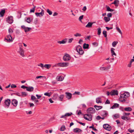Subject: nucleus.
I'll return each mask as SVG.
<instances>
[{"label":"nucleus","instance_id":"25","mask_svg":"<svg viewBox=\"0 0 134 134\" xmlns=\"http://www.w3.org/2000/svg\"><path fill=\"white\" fill-rule=\"evenodd\" d=\"M119 105L117 103H115L111 107V108L114 109L118 107Z\"/></svg>","mask_w":134,"mask_h":134},{"label":"nucleus","instance_id":"6","mask_svg":"<svg viewBox=\"0 0 134 134\" xmlns=\"http://www.w3.org/2000/svg\"><path fill=\"white\" fill-rule=\"evenodd\" d=\"M87 113L89 114L94 113L95 112V110L94 108H90L87 110Z\"/></svg>","mask_w":134,"mask_h":134},{"label":"nucleus","instance_id":"56","mask_svg":"<svg viewBox=\"0 0 134 134\" xmlns=\"http://www.w3.org/2000/svg\"><path fill=\"white\" fill-rule=\"evenodd\" d=\"M77 111H76V112L77 113V115H80L82 114V112L81 110H79L78 112H77Z\"/></svg>","mask_w":134,"mask_h":134},{"label":"nucleus","instance_id":"35","mask_svg":"<svg viewBox=\"0 0 134 134\" xmlns=\"http://www.w3.org/2000/svg\"><path fill=\"white\" fill-rule=\"evenodd\" d=\"M119 116L118 114H115L113 116V117L114 119H116L119 118Z\"/></svg>","mask_w":134,"mask_h":134},{"label":"nucleus","instance_id":"61","mask_svg":"<svg viewBox=\"0 0 134 134\" xmlns=\"http://www.w3.org/2000/svg\"><path fill=\"white\" fill-rule=\"evenodd\" d=\"M38 66H41V67L43 68L44 67L43 64L42 63H40V64L38 65Z\"/></svg>","mask_w":134,"mask_h":134},{"label":"nucleus","instance_id":"8","mask_svg":"<svg viewBox=\"0 0 134 134\" xmlns=\"http://www.w3.org/2000/svg\"><path fill=\"white\" fill-rule=\"evenodd\" d=\"M103 127L104 129L108 131H110L111 129V127L107 124H104Z\"/></svg>","mask_w":134,"mask_h":134},{"label":"nucleus","instance_id":"48","mask_svg":"<svg viewBox=\"0 0 134 134\" xmlns=\"http://www.w3.org/2000/svg\"><path fill=\"white\" fill-rule=\"evenodd\" d=\"M47 12L49 14V15H51L52 13V12L49 10V9H47Z\"/></svg>","mask_w":134,"mask_h":134},{"label":"nucleus","instance_id":"37","mask_svg":"<svg viewBox=\"0 0 134 134\" xmlns=\"http://www.w3.org/2000/svg\"><path fill=\"white\" fill-rule=\"evenodd\" d=\"M51 66V65L50 64H46L44 65V67L45 68H47L48 69H49L50 68Z\"/></svg>","mask_w":134,"mask_h":134},{"label":"nucleus","instance_id":"52","mask_svg":"<svg viewBox=\"0 0 134 134\" xmlns=\"http://www.w3.org/2000/svg\"><path fill=\"white\" fill-rule=\"evenodd\" d=\"M66 114L67 117L70 116L72 114V113L71 112L70 113H66Z\"/></svg>","mask_w":134,"mask_h":134},{"label":"nucleus","instance_id":"34","mask_svg":"<svg viewBox=\"0 0 134 134\" xmlns=\"http://www.w3.org/2000/svg\"><path fill=\"white\" fill-rule=\"evenodd\" d=\"M104 20L105 22H107L110 20V18H109L105 16L104 18Z\"/></svg>","mask_w":134,"mask_h":134},{"label":"nucleus","instance_id":"60","mask_svg":"<svg viewBox=\"0 0 134 134\" xmlns=\"http://www.w3.org/2000/svg\"><path fill=\"white\" fill-rule=\"evenodd\" d=\"M92 44L93 45L95 46H97L98 45V43L96 42L93 43Z\"/></svg>","mask_w":134,"mask_h":134},{"label":"nucleus","instance_id":"12","mask_svg":"<svg viewBox=\"0 0 134 134\" xmlns=\"http://www.w3.org/2000/svg\"><path fill=\"white\" fill-rule=\"evenodd\" d=\"M22 28L24 29L25 32H28L32 29L31 28L29 27H26L24 25H22L21 26Z\"/></svg>","mask_w":134,"mask_h":134},{"label":"nucleus","instance_id":"16","mask_svg":"<svg viewBox=\"0 0 134 134\" xmlns=\"http://www.w3.org/2000/svg\"><path fill=\"white\" fill-rule=\"evenodd\" d=\"M5 40H7L8 41L10 42L12 41V38L10 35H8L5 38Z\"/></svg>","mask_w":134,"mask_h":134},{"label":"nucleus","instance_id":"45","mask_svg":"<svg viewBox=\"0 0 134 134\" xmlns=\"http://www.w3.org/2000/svg\"><path fill=\"white\" fill-rule=\"evenodd\" d=\"M103 34L104 35L105 37H107V31H106L104 30L103 32Z\"/></svg>","mask_w":134,"mask_h":134},{"label":"nucleus","instance_id":"19","mask_svg":"<svg viewBox=\"0 0 134 134\" xmlns=\"http://www.w3.org/2000/svg\"><path fill=\"white\" fill-rule=\"evenodd\" d=\"M44 10H42L41 12L40 13H35L36 15L37 16H42L44 15Z\"/></svg>","mask_w":134,"mask_h":134},{"label":"nucleus","instance_id":"51","mask_svg":"<svg viewBox=\"0 0 134 134\" xmlns=\"http://www.w3.org/2000/svg\"><path fill=\"white\" fill-rule=\"evenodd\" d=\"M76 121L77 122L79 123L81 125H82L83 126H85V123H83L81 122H79L78 120H76Z\"/></svg>","mask_w":134,"mask_h":134},{"label":"nucleus","instance_id":"58","mask_svg":"<svg viewBox=\"0 0 134 134\" xmlns=\"http://www.w3.org/2000/svg\"><path fill=\"white\" fill-rule=\"evenodd\" d=\"M31 99L32 100H33L35 99L36 98L33 95H32L31 97Z\"/></svg>","mask_w":134,"mask_h":134},{"label":"nucleus","instance_id":"55","mask_svg":"<svg viewBox=\"0 0 134 134\" xmlns=\"http://www.w3.org/2000/svg\"><path fill=\"white\" fill-rule=\"evenodd\" d=\"M83 15L80 16L79 18V20L81 22L82 21L81 20L83 19Z\"/></svg>","mask_w":134,"mask_h":134},{"label":"nucleus","instance_id":"64","mask_svg":"<svg viewBox=\"0 0 134 134\" xmlns=\"http://www.w3.org/2000/svg\"><path fill=\"white\" fill-rule=\"evenodd\" d=\"M9 32V33H12L13 32V31L11 29H9L8 30Z\"/></svg>","mask_w":134,"mask_h":134},{"label":"nucleus","instance_id":"62","mask_svg":"<svg viewBox=\"0 0 134 134\" xmlns=\"http://www.w3.org/2000/svg\"><path fill=\"white\" fill-rule=\"evenodd\" d=\"M11 87L12 88H15L16 87V86L15 85L13 84L11 85Z\"/></svg>","mask_w":134,"mask_h":134},{"label":"nucleus","instance_id":"42","mask_svg":"<svg viewBox=\"0 0 134 134\" xmlns=\"http://www.w3.org/2000/svg\"><path fill=\"white\" fill-rule=\"evenodd\" d=\"M117 30L121 34V35H122V33L121 31L120 30V29L118 27H116Z\"/></svg>","mask_w":134,"mask_h":134},{"label":"nucleus","instance_id":"32","mask_svg":"<svg viewBox=\"0 0 134 134\" xmlns=\"http://www.w3.org/2000/svg\"><path fill=\"white\" fill-rule=\"evenodd\" d=\"M89 46V45L88 44L85 43L83 44V48L85 49H88Z\"/></svg>","mask_w":134,"mask_h":134},{"label":"nucleus","instance_id":"20","mask_svg":"<svg viewBox=\"0 0 134 134\" xmlns=\"http://www.w3.org/2000/svg\"><path fill=\"white\" fill-rule=\"evenodd\" d=\"M122 94H123L124 97H126V100L127 98L129 97L130 96V93L128 92H125Z\"/></svg>","mask_w":134,"mask_h":134},{"label":"nucleus","instance_id":"33","mask_svg":"<svg viewBox=\"0 0 134 134\" xmlns=\"http://www.w3.org/2000/svg\"><path fill=\"white\" fill-rule=\"evenodd\" d=\"M115 50V49L114 48H111V53L112 54V56L113 55H114L115 56H116V54L115 53V52L114 51V50Z\"/></svg>","mask_w":134,"mask_h":134},{"label":"nucleus","instance_id":"54","mask_svg":"<svg viewBox=\"0 0 134 134\" xmlns=\"http://www.w3.org/2000/svg\"><path fill=\"white\" fill-rule=\"evenodd\" d=\"M73 40L74 38H70L69 39L68 42L69 43H71Z\"/></svg>","mask_w":134,"mask_h":134},{"label":"nucleus","instance_id":"49","mask_svg":"<svg viewBox=\"0 0 134 134\" xmlns=\"http://www.w3.org/2000/svg\"><path fill=\"white\" fill-rule=\"evenodd\" d=\"M44 95L48 96L49 97H50L51 95L50 93L48 92H46L44 93Z\"/></svg>","mask_w":134,"mask_h":134},{"label":"nucleus","instance_id":"27","mask_svg":"<svg viewBox=\"0 0 134 134\" xmlns=\"http://www.w3.org/2000/svg\"><path fill=\"white\" fill-rule=\"evenodd\" d=\"M5 12V10L4 9L2 10L0 12V17H3Z\"/></svg>","mask_w":134,"mask_h":134},{"label":"nucleus","instance_id":"11","mask_svg":"<svg viewBox=\"0 0 134 134\" xmlns=\"http://www.w3.org/2000/svg\"><path fill=\"white\" fill-rule=\"evenodd\" d=\"M126 115L124 114V113H123V116L121 117V118L123 119L126 121L129 120H130L131 119L129 117H127Z\"/></svg>","mask_w":134,"mask_h":134},{"label":"nucleus","instance_id":"31","mask_svg":"<svg viewBox=\"0 0 134 134\" xmlns=\"http://www.w3.org/2000/svg\"><path fill=\"white\" fill-rule=\"evenodd\" d=\"M106 8H107V10L108 11L112 12L114 11V9H111L107 5L106 6Z\"/></svg>","mask_w":134,"mask_h":134},{"label":"nucleus","instance_id":"10","mask_svg":"<svg viewBox=\"0 0 134 134\" xmlns=\"http://www.w3.org/2000/svg\"><path fill=\"white\" fill-rule=\"evenodd\" d=\"M119 100L120 101L123 102H125L126 100V97H124L123 94H122L120 95Z\"/></svg>","mask_w":134,"mask_h":134},{"label":"nucleus","instance_id":"43","mask_svg":"<svg viewBox=\"0 0 134 134\" xmlns=\"http://www.w3.org/2000/svg\"><path fill=\"white\" fill-rule=\"evenodd\" d=\"M118 43V42L114 41L113 42L112 44L113 47H115Z\"/></svg>","mask_w":134,"mask_h":134},{"label":"nucleus","instance_id":"59","mask_svg":"<svg viewBox=\"0 0 134 134\" xmlns=\"http://www.w3.org/2000/svg\"><path fill=\"white\" fill-rule=\"evenodd\" d=\"M80 92H76L75 91V92L73 94V95H75V94H76L78 95L80 94Z\"/></svg>","mask_w":134,"mask_h":134},{"label":"nucleus","instance_id":"30","mask_svg":"<svg viewBox=\"0 0 134 134\" xmlns=\"http://www.w3.org/2000/svg\"><path fill=\"white\" fill-rule=\"evenodd\" d=\"M96 102L97 103H101L102 102L101 100V98H100L98 97L96 99Z\"/></svg>","mask_w":134,"mask_h":134},{"label":"nucleus","instance_id":"13","mask_svg":"<svg viewBox=\"0 0 134 134\" xmlns=\"http://www.w3.org/2000/svg\"><path fill=\"white\" fill-rule=\"evenodd\" d=\"M82 131L81 130L78 128H76L73 129L74 132L77 133H81Z\"/></svg>","mask_w":134,"mask_h":134},{"label":"nucleus","instance_id":"36","mask_svg":"<svg viewBox=\"0 0 134 134\" xmlns=\"http://www.w3.org/2000/svg\"><path fill=\"white\" fill-rule=\"evenodd\" d=\"M26 22L28 23H30V22L32 21V19H31L29 17L26 18Z\"/></svg>","mask_w":134,"mask_h":134},{"label":"nucleus","instance_id":"4","mask_svg":"<svg viewBox=\"0 0 134 134\" xmlns=\"http://www.w3.org/2000/svg\"><path fill=\"white\" fill-rule=\"evenodd\" d=\"M84 118L86 120L91 121L92 120V115L91 114H85L84 115Z\"/></svg>","mask_w":134,"mask_h":134},{"label":"nucleus","instance_id":"22","mask_svg":"<svg viewBox=\"0 0 134 134\" xmlns=\"http://www.w3.org/2000/svg\"><path fill=\"white\" fill-rule=\"evenodd\" d=\"M119 2L118 0H115L113 2L111 3V4H114L116 7H118L119 5Z\"/></svg>","mask_w":134,"mask_h":134},{"label":"nucleus","instance_id":"18","mask_svg":"<svg viewBox=\"0 0 134 134\" xmlns=\"http://www.w3.org/2000/svg\"><path fill=\"white\" fill-rule=\"evenodd\" d=\"M118 91L116 90H113L111 92V95H118Z\"/></svg>","mask_w":134,"mask_h":134},{"label":"nucleus","instance_id":"1","mask_svg":"<svg viewBox=\"0 0 134 134\" xmlns=\"http://www.w3.org/2000/svg\"><path fill=\"white\" fill-rule=\"evenodd\" d=\"M76 50L80 55H82L84 53V51L82 50L81 47L80 45H78L76 47Z\"/></svg>","mask_w":134,"mask_h":134},{"label":"nucleus","instance_id":"46","mask_svg":"<svg viewBox=\"0 0 134 134\" xmlns=\"http://www.w3.org/2000/svg\"><path fill=\"white\" fill-rule=\"evenodd\" d=\"M21 93V96L22 97L26 96L27 95L26 93L25 92H22Z\"/></svg>","mask_w":134,"mask_h":134},{"label":"nucleus","instance_id":"57","mask_svg":"<svg viewBox=\"0 0 134 134\" xmlns=\"http://www.w3.org/2000/svg\"><path fill=\"white\" fill-rule=\"evenodd\" d=\"M128 131L132 133L134 132V130H132L131 129H130L128 130Z\"/></svg>","mask_w":134,"mask_h":134},{"label":"nucleus","instance_id":"24","mask_svg":"<svg viewBox=\"0 0 134 134\" xmlns=\"http://www.w3.org/2000/svg\"><path fill=\"white\" fill-rule=\"evenodd\" d=\"M124 110L127 111H132V109L130 107H127L125 108Z\"/></svg>","mask_w":134,"mask_h":134},{"label":"nucleus","instance_id":"23","mask_svg":"<svg viewBox=\"0 0 134 134\" xmlns=\"http://www.w3.org/2000/svg\"><path fill=\"white\" fill-rule=\"evenodd\" d=\"M34 88L32 87H27L26 88V90L29 92H32L34 90Z\"/></svg>","mask_w":134,"mask_h":134},{"label":"nucleus","instance_id":"26","mask_svg":"<svg viewBox=\"0 0 134 134\" xmlns=\"http://www.w3.org/2000/svg\"><path fill=\"white\" fill-rule=\"evenodd\" d=\"M56 79L58 81H62L64 79L63 77L61 76H57L56 77Z\"/></svg>","mask_w":134,"mask_h":134},{"label":"nucleus","instance_id":"47","mask_svg":"<svg viewBox=\"0 0 134 134\" xmlns=\"http://www.w3.org/2000/svg\"><path fill=\"white\" fill-rule=\"evenodd\" d=\"M90 129L92 128V129L94 131H97V129L94 127V125L93 124L92 126L89 127Z\"/></svg>","mask_w":134,"mask_h":134},{"label":"nucleus","instance_id":"17","mask_svg":"<svg viewBox=\"0 0 134 134\" xmlns=\"http://www.w3.org/2000/svg\"><path fill=\"white\" fill-rule=\"evenodd\" d=\"M18 102L15 99H13L12 101V104L15 107H16L18 104Z\"/></svg>","mask_w":134,"mask_h":134},{"label":"nucleus","instance_id":"7","mask_svg":"<svg viewBox=\"0 0 134 134\" xmlns=\"http://www.w3.org/2000/svg\"><path fill=\"white\" fill-rule=\"evenodd\" d=\"M6 21L9 24H12L13 21V17L11 16H8L7 18Z\"/></svg>","mask_w":134,"mask_h":134},{"label":"nucleus","instance_id":"50","mask_svg":"<svg viewBox=\"0 0 134 134\" xmlns=\"http://www.w3.org/2000/svg\"><path fill=\"white\" fill-rule=\"evenodd\" d=\"M74 36L75 37L81 36V34L78 33H76V34H74Z\"/></svg>","mask_w":134,"mask_h":134},{"label":"nucleus","instance_id":"3","mask_svg":"<svg viewBox=\"0 0 134 134\" xmlns=\"http://www.w3.org/2000/svg\"><path fill=\"white\" fill-rule=\"evenodd\" d=\"M57 65L61 67H66L69 66V63L68 62H63L58 63L57 64Z\"/></svg>","mask_w":134,"mask_h":134},{"label":"nucleus","instance_id":"39","mask_svg":"<svg viewBox=\"0 0 134 134\" xmlns=\"http://www.w3.org/2000/svg\"><path fill=\"white\" fill-rule=\"evenodd\" d=\"M102 113L103 114V116H106L108 114V113L106 111H102Z\"/></svg>","mask_w":134,"mask_h":134},{"label":"nucleus","instance_id":"2","mask_svg":"<svg viewBox=\"0 0 134 134\" xmlns=\"http://www.w3.org/2000/svg\"><path fill=\"white\" fill-rule=\"evenodd\" d=\"M71 58L70 55L67 53H65L63 57V59L65 62H68L69 61Z\"/></svg>","mask_w":134,"mask_h":134},{"label":"nucleus","instance_id":"41","mask_svg":"<svg viewBox=\"0 0 134 134\" xmlns=\"http://www.w3.org/2000/svg\"><path fill=\"white\" fill-rule=\"evenodd\" d=\"M98 33L97 34L98 35H100L101 33V29L100 27H99L97 29Z\"/></svg>","mask_w":134,"mask_h":134},{"label":"nucleus","instance_id":"44","mask_svg":"<svg viewBox=\"0 0 134 134\" xmlns=\"http://www.w3.org/2000/svg\"><path fill=\"white\" fill-rule=\"evenodd\" d=\"M36 7L35 6H34V7L32 8V9H31L30 10V13L32 12H33L34 13V12L35 8Z\"/></svg>","mask_w":134,"mask_h":134},{"label":"nucleus","instance_id":"5","mask_svg":"<svg viewBox=\"0 0 134 134\" xmlns=\"http://www.w3.org/2000/svg\"><path fill=\"white\" fill-rule=\"evenodd\" d=\"M18 52L19 53L20 55L23 57H25V55L24 54V51L23 49L21 47H20L19 50Z\"/></svg>","mask_w":134,"mask_h":134},{"label":"nucleus","instance_id":"21","mask_svg":"<svg viewBox=\"0 0 134 134\" xmlns=\"http://www.w3.org/2000/svg\"><path fill=\"white\" fill-rule=\"evenodd\" d=\"M67 38H65L63 40H62L61 41H58L57 42L58 43L60 44H65L66 42V40Z\"/></svg>","mask_w":134,"mask_h":134},{"label":"nucleus","instance_id":"63","mask_svg":"<svg viewBox=\"0 0 134 134\" xmlns=\"http://www.w3.org/2000/svg\"><path fill=\"white\" fill-rule=\"evenodd\" d=\"M105 104H109L110 103L109 100L108 99H107L105 103Z\"/></svg>","mask_w":134,"mask_h":134},{"label":"nucleus","instance_id":"38","mask_svg":"<svg viewBox=\"0 0 134 134\" xmlns=\"http://www.w3.org/2000/svg\"><path fill=\"white\" fill-rule=\"evenodd\" d=\"M65 129V126L64 125H63L61 127L60 130L61 131H64Z\"/></svg>","mask_w":134,"mask_h":134},{"label":"nucleus","instance_id":"14","mask_svg":"<svg viewBox=\"0 0 134 134\" xmlns=\"http://www.w3.org/2000/svg\"><path fill=\"white\" fill-rule=\"evenodd\" d=\"M65 94L66 97L68 99H70L71 98L72 94L71 93L68 92H66L65 93Z\"/></svg>","mask_w":134,"mask_h":134},{"label":"nucleus","instance_id":"29","mask_svg":"<svg viewBox=\"0 0 134 134\" xmlns=\"http://www.w3.org/2000/svg\"><path fill=\"white\" fill-rule=\"evenodd\" d=\"M94 107L96 108L97 110H99L100 109H101L103 107L101 106H97L96 105H94Z\"/></svg>","mask_w":134,"mask_h":134},{"label":"nucleus","instance_id":"40","mask_svg":"<svg viewBox=\"0 0 134 134\" xmlns=\"http://www.w3.org/2000/svg\"><path fill=\"white\" fill-rule=\"evenodd\" d=\"M64 97V95L63 94H62L60 95L59 97V98L60 100L62 101V100L63 99V98Z\"/></svg>","mask_w":134,"mask_h":134},{"label":"nucleus","instance_id":"9","mask_svg":"<svg viewBox=\"0 0 134 134\" xmlns=\"http://www.w3.org/2000/svg\"><path fill=\"white\" fill-rule=\"evenodd\" d=\"M10 103L11 101L10 99H7L5 100L4 102V104L7 108H8L9 106Z\"/></svg>","mask_w":134,"mask_h":134},{"label":"nucleus","instance_id":"15","mask_svg":"<svg viewBox=\"0 0 134 134\" xmlns=\"http://www.w3.org/2000/svg\"><path fill=\"white\" fill-rule=\"evenodd\" d=\"M110 68V65L106 67H101L100 68V70L101 71L107 70L109 69Z\"/></svg>","mask_w":134,"mask_h":134},{"label":"nucleus","instance_id":"53","mask_svg":"<svg viewBox=\"0 0 134 134\" xmlns=\"http://www.w3.org/2000/svg\"><path fill=\"white\" fill-rule=\"evenodd\" d=\"M112 14L111 13H108L107 14V16L108 18H110L112 16Z\"/></svg>","mask_w":134,"mask_h":134},{"label":"nucleus","instance_id":"28","mask_svg":"<svg viewBox=\"0 0 134 134\" xmlns=\"http://www.w3.org/2000/svg\"><path fill=\"white\" fill-rule=\"evenodd\" d=\"M93 23L88 22L87 24L86 25V27L89 28L92 27V26L93 24Z\"/></svg>","mask_w":134,"mask_h":134}]
</instances>
